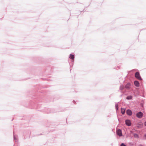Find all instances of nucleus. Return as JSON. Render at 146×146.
<instances>
[{
	"label": "nucleus",
	"mask_w": 146,
	"mask_h": 146,
	"mask_svg": "<svg viewBox=\"0 0 146 146\" xmlns=\"http://www.w3.org/2000/svg\"><path fill=\"white\" fill-rule=\"evenodd\" d=\"M135 76L138 80H142V78L138 72H137L135 73Z\"/></svg>",
	"instance_id": "1"
},
{
	"label": "nucleus",
	"mask_w": 146,
	"mask_h": 146,
	"mask_svg": "<svg viewBox=\"0 0 146 146\" xmlns=\"http://www.w3.org/2000/svg\"><path fill=\"white\" fill-rule=\"evenodd\" d=\"M143 114L141 112H139L137 113L136 114V116L138 118H141L143 116Z\"/></svg>",
	"instance_id": "2"
},
{
	"label": "nucleus",
	"mask_w": 146,
	"mask_h": 146,
	"mask_svg": "<svg viewBox=\"0 0 146 146\" xmlns=\"http://www.w3.org/2000/svg\"><path fill=\"white\" fill-rule=\"evenodd\" d=\"M116 133L119 136L122 135L121 130L120 129H118L116 131Z\"/></svg>",
	"instance_id": "3"
},
{
	"label": "nucleus",
	"mask_w": 146,
	"mask_h": 146,
	"mask_svg": "<svg viewBox=\"0 0 146 146\" xmlns=\"http://www.w3.org/2000/svg\"><path fill=\"white\" fill-rule=\"evenodd\" d=\"M125 124L128 126H130L131 125V123L129 120H126L125 121Z\"/></svg>",
	"instance_id": "4"
},
{
	"label": "nucleus",
	"mask_w": 146,
	"mask_h": 146,
	"mask_svg": "<svg viewBox=\"0 0 146 146\" xmlns=\"http://www.w3.org/2000/svg\"><path fill=\"white\" fill-rule=\"evenodd\" d=\"M126 113L127 114L129 115H131L132 114V112L131 110L128 109L126 111Z\"/></svg>",
	"instance_id": "5"
},
{
	"label": "nucleus",
	"mask_w": 146,
	"mask_h": 146,
	"mask_svg": "<svg viewBox=\"0 0 146 146\" xmlns=\"http://www.w3.org/2000/svg\"><path fill=\"white\" fill-rule=\"evenodd\" d=\"M131 84L129 83H128L125 86V88L127 89H129L130 87Z\"/></svg>",
	"instance_id": "6"
},
{
	"label": "nucleus",
	"mask_w": 146,
	"mask_h": 146,
	"mask_svg": "<svg viewBox=\"0 0 146 146\" xmlns=\"http://www.w3.org/2000/svg\"><path fill=\"white\" fill-rule=\"evenodd\" d=\"M134 84L135 86L137 87H138L139 86V83L137 81H135L134 82Z\"/></svg>",
	"instance_id": "7"
},
{
	"label": "nucleus",
	"mask_w": 146,
	"mask_h": 146,
	"mask_svg": "<svg viewBox=\"0 0 146 146\" xmlns=\"http://www.w3.org/2000/svg\"><path fill=\"white\" fill-rule=\"evenodd\" d=\"M137 127L139 128L143 126V123H139L137 124Z\"/></svg>",
	"instance_id": "8"
},
{
	"label": "nucleus",
	"mask_w": 146,
	"mask_h": 146,
	"mask_svg": "<svg viewBox=\"0 0 146 146\" xmlns=\"http://www.w3.org/2000/svg\"><path fill=\"white\" fill-rule=\"evenodd\" d=\"M125 108H121V112L122 114H124L125 112Z\"/></svg>",
	"instance_id": "9"
},
{
	"label": "nucleus",
	"mask_w": 146,
	"mask_h": 146,
	"mask_svg": "<svg viewBox=\"0 0 146 146\" xmlns=\"http://www.w3.org/2000/svg\"><path fill=\"white\" fill-rule=\"evenodd\" d=\"M134 137L135 138H139V135L136 133H133Z\"/></svg>",
	"instance_id": "10"
},
{
	"label": "nucleus",
	"mask_w": 146,
	"mask_h": 146,
	"mask_svg": "<svg viewBox=\"0 0 146 146\" xmlns=\"http://www.w3.org/2000/svg\"><path fill=\"white\" fill-rule=\"evenodd\" d=\"M132 98V96H128L127 97L126 99L128 100L131 99Z\"/></svg>",
	"instance_id": "11"
},
{
	"label": "nucleus",
	"mask_w": 146,
	"mask_h": 146,
	"mask_svg": "<svg viewBox=\"0 0 146 146\" xmlns=\"http://www.w3.org/2000/svg\"><path fill=\"white\" fill-rule=\"evenodd\" d=\"M124 88V86L122 85H121L120 87V90H122Z\"/></svg>",
	"instance_id": "12"
},
{
	"label": "nucleus",
	"mask_w": 146,
	"mask_h": 146,
	"mask_svg": "<svg viewBox=\"0 0 146 146\" xmlns=\"http://www.w3.org/2000/svg\"><path fill=\"white\" fill-rule=\"evenodd\" d=\"M115 107L116 110H118V105L117 104H116L115 105Z\"/></svg>",
	"instance_id": "13"
},
{
	"label": "nucleus",
	"mask_w": 146,
	"mask_h": 146,
	"mask_svg": "<svg viewBox=\"0 0 146 146\" xmlns=\"http://www.w3.org/2000/svg\"><path fill=\"white\" fill-rule=\"evenodd\" d=\"M69 58L71 59L72 60H73V55L72 54H70Z\"/></svg>",
	"instance_id": "14"
},
{
	"label": "nucleus",
	"mask_w": 146,
	"mask_h": 146,
	"mask_svg": "<svg viewBox=\"0 0 146 146\" xmlns=\"http://www.w3.org/2000/svg\"><path fill=\"white\" fill-rule=\"evenodd\" d=\"M121 146H127L125 145L123 143H122L121 145Z\"/></svg>",
	"instance_id": "15"
},
{
	"label": "nucleus",
	"mask_w": 146,
	"mask_h": 146,
	"mask_svg": "<svg viewBox=\"0 0 146 146\" xmlns=\"http://www.w3.org/2000/svg\"><path fill=\"white\" fill-rule=\"evenodd\" d=\"M144 137H145V139H146V134H145L144 135Z\"/></svg>",
	"instance_id": "16"
},
{
	"label": "nucleus",
	"mask_w": 146,
	"mask_h": 146,
	"mask_svg": "<svg viewBox=\"0 0 146 146\" xmlns=\"http://www.w3.org/2000/svg\"><path fill=\"white\" fill-rule=\"evenodd\" d=\"M14 140H16V137H15V135H14Z\"/></svg>",
	"instance_id": "17"
},
{
	"label": "nucleus",
	"mask_w": 146,
	"mask_h": 146,
	"mask_svg": "<svg viewBox=\"0 0 146 146\" xmlns=\"http://www.w3.org/2000/svg\"><path fill=\"white\" fill-rule=\"evenodd\" d=\"M72 67H70V71H71V70H72Z\"/></svg>",
	"instance_id": "18"
},
{
	"label": "nucleus",
	"mask_w": 146,
	"mask_h": 146,
	"mask_svg": "<svg viewBox=\"0 0 146 146\" xmlns=\"http://www.w3.org/2000/svg\"><path fill=\"white\" fill-rule=\"evenodd\" d=\"M144 124H145V126H146V121H145V122Z\"/></svg>",
	"instance_id": "19"
},
{
	"label": "nucleus",
	"mask_w": 146,
	"mask_h": 146,
	"mask_svg": "<svg viewBox=\"0 0 146 146\" xmlns=\"http://www.w3.org/2000/svg\"><path fill=\"white\" fill-rule=\"evenodd\" d=\"M122 95H121L120 96H121H121H122Z\"/></svg>",
	"instance_id": "20"
},
{
	"label": "nucleus",
	"mask_w": 146,
	"mask_h": 146,
	"mask_svg": "<svg viewBox=\"0 0 146 146\" xmlns=\"http://www.w3.org/2000/svg\"><path fill=\"white\" fill-rule=\"evenodd\" d=\"M73 58H74V57H73Z\"/></svg>",
	"instance_id": "21"
}]
</instances>
